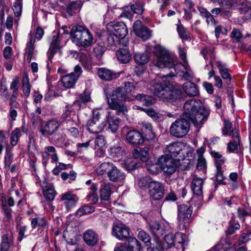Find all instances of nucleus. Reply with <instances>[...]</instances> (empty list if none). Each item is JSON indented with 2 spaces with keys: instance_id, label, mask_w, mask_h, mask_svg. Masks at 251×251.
<instances>
[{
  "instance_id": "29",
  "label": "nucleus",
  "mask_w": 251,
  "mask_h": 251,
  "mask_svg": "<svg viewBox=\"0 0 251 251\" xmlns=\"http://www.w3.org/2000/svg\"><path fill=\"white\" fill-rule=\"evenodd\" d=\"M82 6L81 0L72 1L66 6V12L70 16L78 12Z\"/></svg>"
},
{
  "instance_id": "33",
  "label": "nucleus",
  "mask_w": 251,
  "mask_h": 251,
  "mask_svg": "<svg viewBox=\"0 0 251 251\" xmlns=\"http://www.w3.org/2000/svg\"><path fill=\"white\" fill-rule=\"evenodd\" d=\"M217 64L221 77L224 79L227 80L229 82L231 80V77L226 65L225 64H223L221 61H217Z\"/></svg>"
},
{
  "instance_id": "13",
  "label": "nucleus",
  "mask_w": 251,
  "mask_h": 251,
  "mask_svg": "<svg viewBox=\"0 0 251 251\" xmlns=\"http://www.w3.org/2000/svg\"><path fill=\"white\" fill-rule=\"evenodd\" d=\"M173 159L167 156H162L158 158V162L162 167V170L169 175L173 174L176 170V165Z\"/></svg>"
},
{
  "instance_id": "41",
  "label": "nucleus",
  "mask_w": 251,
  "mask_h": 251,
  "mask_svg": "<svg viewBox=\"0 0 251 251\" xmlns=\"http://www.w3.org/2000/svg\"><path fill=\"white\" fill-rule=\"evenodd\" d=\"M35 43V39L33 37L30 38L29 41L27 43L25 49L26 52L27 53V61L30 62L32 57L34 54V45Z\"/></svg>"
},
{
  "instance_id": "58",
  "label": "nucleus",
  "mask_w": 251,
  "mask_h": 251,
  "mask_svg": "<svg viewBox=\"0 0 251 251\" xmlns=\"http://www.w3.org/2000/svg\"><path fill=\"white\" fill-rule=\"evenodd\" d=\"M186 235L181 232H177L174 235L175 245L181 244L183 246L185 243Z\"/></svg>"
},
{
  "instance_id": "56",
  "label": "nucleus",
  "mask_w": 251,
  "mask_h": 251,
  "mask_svg": "<svg viewBox=\"0 0 251 251\" xmlns=\"http://www.w3.org/2000/svg\"><path fill=\"white\" fill-rule=\"evenodd\" d=\"M147 170L148 172L152 175L157 174L162 170L161 165L159 164L158 159L156 163L152 164L147 167Z\"/></svg>"
},
{
  "instance_id": "32",
  "label": "nucleus",
  "mask_w": 251,
  "mask_h": 251,
  "mask_svg": "<svg viewBox=\"0 0 251 251\" xmlns=\"http://www.w3.org/2000/svg\"><path fill=\"white\" fill-rule=\"evenodd\" d=\"M145 0H134V3L130 5V9L135 14H142L145 11Z\"/></svg>"
},
{
  "instance_id": "43",
  "label": "nucleus",
  "mask_w": 251,
  "mask_h": 251,
  "mask_svg": "<svg viewBox=\"0 0 251 251\" xmlns=\"http://www.w3.org/2000/svg\"><path fill=\"white\" fill-rule=\"evenodd\" d=\"M234 131L238 130L232 128V124L228 120H224V127L222 129L223 134L232 137V133Z\"/></svg>"
},
{
  "instance_id": "26",
  "label": "nucleus",
  "mask_w": 251,
  "mask_h": 251,
  "mask_svg": "<svg viewBox=\"0 0 251 251\" xmlns=\"http://www.w3.org/2000/svg\"><path fill=\"white\" fill-rule=\"evenodd\" d=\"M83 239L86 244L95 246L99 241L98 234L93 230L88 229L83 233Z\"/></svg>"
},
{
  "instance_id": "11",
  "label": "nucleus",
  "mask_w": 251,
  "mask_h": 251,
  "mask_svg": "<svg viewBox=\"0 0 251 251\" xmlns=\"http://www.w3.org/2000/svg\"><path fill=\"white\" fill-rule=\"evenodd\" d=\"M61 125V123L56 119H52L46 122L44 126H41L39 130L43 135H51L56 132Z\"/></svg>"
},
{
  "instance_id": "40",
  "label": "nucleus",
  "mask_w": 251,
  "mask_h": 251,
  "mask_svg": "<svg viewBox=\"0 0 251 251\" xmlns=\"http://www.w3.org/2000/svg\"><path fill=\"white\" fill-rule=\"evenodd\" d=\"M176 29L179 37L182 39V40H185L187 41H189L190 40V36L189 35V32L181 24L180 21H178V24L177 25Z\"/></svg>"
},
{
  "instance_id": "18",
  "label": "nucleus",
  "mask_w": 251,
  "mask_h": 251,
  "mask_svg": "<svg viewBox=\"0 0 251 251\" xmlns=\"http://www.w3.org/2000/svg\"><path fill=\"white\" fill-rule=\"evenodd\" d=\"M61 199L64 201L66 209L69 210L76 206L78 198L70 191L62 194L61 195Z\"/></svg>"
},
{
  "instance_id": "53",
  "label": "nucleus",
  "mask_w": 251,
  "mask_h": 251,
  "mask_svg": "<svg viewBox=\"0 0 251 251\" xmlns=\"http://www.w3.org/2000/svg\"><path fill=\"white\" fill-rule=\"evenodd\" d=\"M95 208L88 205L79 208L76 212V215L79 217L91 213L94 211Z\"/></svg>"
},
{
  "instance_id": "4",
  "label": "nucleus",
  "mask_w": 251,
  "mask_h": 251,
  "mask_svg": "<svg viewBox=\"0 0 251 251\" xmlns=\"http://www.w3.org/2000/svg\"><path fill=\"white\" fill-rule=\"evenodd\" d=\"M167 154L165 156L171 158H176L177 161L183 160L188 157L189 164L193 160L194 150L189 146H184L180 142H175L167 146L166 149Z\"/></svg>"
},
{
  "instance_id": "15",
  "label": "nucleus",
  "mask_w": 251,
  "mask_h": 251,
  "mask_svg": "<svg viewBox=\"0 0 251 251\" xmlns=\"http://www.w3.org/2000/svg\"><path fill=\"white\" fill-rule=\"evenodd\" d=\"M128 43L126 40H122L114 33H109L107 38V48L109 50H115L117 48L121 47H126Z\"/></svg>"
},
{
  "instance_id": "27",
  "label": "nucleus",
  "mask_w": 251,
  "mask_h": 251,
  "mask_svg": "<svg viewBox=\"0 0 251 251\" xmlns=\"http://www.w3.org/2000/svg\"><path fill=\"white\" fill-rule=\"evenodd\" d=\"M232 140L227 144V149L229 152H234L240 149V140L239 131H234L232 133Z\"/></svg>"
},
{
  "instance_id": "16",
  "label": "nucleus",
  "mask_w": 251,
  "mask_h": 251,
  "mask_svg": "<svg viewBox=\"0 0 251 251\" xmlns=\"http://www.w3.org/2000/svg\"><path fill=\"white\" fill-rule=\"evenodd\" d=\"M63 37V35L60 36V32L59 31H54L52 32L51 36L49 40L50 42V46L49 49L50 55L49 59L51 60L54 54L56 52L59 48V43L61 38Z\"/></svg>"
},
{
  "instance_id": "8",
  "label": "nucleus",
  "mask_w": 251,
  "mask_h": 251,
  "mask_svg": "<svg viewBox=\"0 0 251 251\" xmlns=\"http://www.w3.org/2000/svg\"><path fill=\"white\" fill-rule=\"evenodd\" d=\"M191 121L184 116V113L180 119L172 123L170 128L171 135L177 138H181L187 134L190 129Z\"/></svg>"
},
{
  "instance_id": "21",
  "label": "nucleus",
  "mask_w": 251,
  "mask_h": 251,
  "mask_svg": "<svg viewBox=\"0 0 251 251\" xmlns=\"http://www.w3.org/2000/svg\"><path fill=\"white\" fill-rule=\"evenodd\" d=\"M126 138L129 144L133 145H139L144 142L143 135L136 130L129 131L126 134Z\"/></svg>"
},
{
  "instance_id": "6",
  "label": "nucleus",
  "mask_w": 251,
  "mask_h": 251,
  "mask_svg": "<svg viewBox=\"0 0 251 251\" xmlns=\"http://www.w3.org/2000/svg\"><path fill=\"white\" fill-rule=\"evenodd\" d=\"M70 34L73 42L78 46L87 48L93 44L92 34L88 29L81 25L73 26Z\"/></svg>"
},
{
  "instance_id": "12",
  "label": "nucleus",
  "mask_w": 251,
  "mask_h": 251,
  "mask_svg": "<svg viewBox=\"0 0 251 251\" xmlns=\"http://www.w3.org/2000/svg\"><path fill=\"white\" fill-rule=\"evenodd\" d=\"M149 189L151 197L155 200L161 199L164 194V186L160 182L152 181L149 184Z\"/></svg>"
},
{
  "instance_id": "60",
  "label": "nucleus",
  "mask_w": 251,
  "mask_h": 251,
  "mask_svg": "<svg viewBox=\"0 0 251 251\" xmlns=\"http://www.w3.org/2000/svg\"><path fill=\"white\" fill-rule=\"evenodd\" d=\"M139 239L142 241L146 246H149L151 244V238L148 234L144 231L139 232L138 234Z\"/></svg>"
},
{
  "instance_id": "47",
  "label": "nucleus",
  "mask_w": 251,
  "mask_h": 251,
  "mask_svg": "<svg viewBox=\"0 0 251 251\" xmlns=\"http://www.w3.org/2000/svg\"><path fill=\"white\" fill-rule=\"evenodd\" d=\"M136 100L141 101L143 104L146 106H150L152 104L153 100L151 97L142 94H139L135 97Z\"/></svg>"
},
{
  "instance_id": "49",
  "label": "nucleus",
  "mask_w": 251,
  "mask_h": 251,
  "mask_svg": "<svg viewBox=\"0 0 251 251\" xmlns=\"http://www.w3.org/2000/svg\"><path fill=\"white\" fill-rule=\"evenodd\" d=\"M20 130L18 128H15L11 133L10 137V142L12 146H15L21 137Z\"/></svg>"
},
{
  "instance_id": "63",
  "label": "nucleus",
  "mask_w": 251,
  "mask_h": 251,
  "mask_svg": "<svg viewBox=\"0 0 251 251\" xmlns=\"http://www.w3.org/2000/svg\"><path fill=\"white\" fill-rule=\"evenodd\" d=\"M197 169L202 172H205L206 168V162L204 157H201L198 158V163L197 165Z\"/></svg>"
},
{
  "instance_id": "54",
  "label": "nucleus",
  "mask_w": 251,
  "mask_h": 251,
  "mask_svg": "<svg viewBox=\"0 0 251 251\" xmlns=\"http://www.w3.org/2000/svg\"><path fill=\"white\" fill-rule=\"evenodd\" d=\"M163 245L164 247L170 248L175 245L174 235L171 233L165 236Z\"/></svg>"
},
{
  "instance_id": "19",
  "label": "nucleus",
  "mask_w": 251,
  "mask_h": 251,
  "mask_svg": "<svg viewBox=\"0 0 251 251\" xmlns=\"http://www.w3.org/2000/svg\"><path fill=\"white\" fill-rule=\"evenodd\" d=\"M91 143V147L99 151L97 155L100 157L102 156L104 151L102 148L106 144L105 137L102 135L98 136L96 138L90 140Z\"/></svg>"
},
{
  "instance_id": "55",
  "label": "nucleus",
  "mask_w": 251,
  "mask_h": 251,
  "mask_svg": "<svg viewBox=\"0 0 251 251\" xmlns=\"http://www.w3.org/2000/svg\"><path fill=\"white\" fill-rule=\"evenodd\" d=\"M27 148L28 151L31 153H34L35 151H37L35 139L31 134H29L28 136Z\"/></svg>"
},
{
  "instance_id": "2",
  "label": "nucleus",
  "mask_w": 251,
  "mask_h": 251,
  "mask_svg": "<svg viewBox=\"0 0 251 251\" xmlns=\"http://www.w3.org/2000/svg\"><path fill=\"white\" fill-rule=\"evenodd\" d=\"M154 53L157 57L156 66L160 68H174L176 73L186 80L192 78L193 74L190 67L181 63L174 65L170 53L164 47L156 45L154 47Z\"/></svg>"
},
{
  "instance_id": "31",
  "label": "nucleus",
  "mask_w": 251,
  "mask_h": 251,
  "mask_svg": "<svg viewBox=\"0 0 251 251\" xmlns=\"http://www.w3.org/2000/svg\"><path fill=\"white\" fill-rule=\"evenodd\" d=\"M42 189L46 199L50 201H53L56 194L54 187L51 185L43 186Z\"/></svg>"
},
{
  "instance_id": "9",
  "label": "nucleus",
  "mask_w": 251,
  "mask_h": 251,
  "mask_svg": "<svg viewBox=\"0 0 251 251\" xmlns=\"http://www.w3.org/2000/svg\"><path fill=\"white\" fill-rule=\"evenodd\" d=\"M193 207L189 204H182L178 207L177 219L180 224L186 227L192 221Z\"/></svg>"
},
{
  "instance_id": "42",
  "label": "nucleus",
  "mask_w": 251,
  "mask_h": 251,
  "mask_svg": "<svg viewBox=\"0 0 251 251\" xmlns=\"http://www.w3.org/2000/svg\"><path fill=\"white\" fill-rule=\"evenodd\" d=\"M231 244L228 239H222L219 243L214 246V251H226L230 249Z\"/></svg>"
},
{
  "instance_id": "10",
  "label": "nucleus",
  "mask_w": 251,
  "mask_h": 251,
  "mask_svg": "<svg viewBox=\"0 0 251 251\" xmlns=\"http://www.w3.org/2000/svg\"><path fill=\"white\" fill-rule=\"evenodd\" d=\"M82 73V70L81 67L78 65H76L73 72L62 77L61 82L63 86L66 88H73Z\"/></svg>"
},
{
  "instance_id": "61",
  "label": "nucleus",
  "mask_w": 251,
  "mask_h": 251,
  "mask_svg": "<svg viewBox=\"0 0 251 251\" xmlns=\"http://www.w3.org/2000/svg\"><path fill=\"white\" fill-rule=\"evenodd\" d=\"M81 64L85 70L90 71L92 69V61L91 58L88 56L85 58H82L80 59Z\"/></svg>"
},
{
  "instance_id": "39",
  "label": "nucleus",
  "mask_w": 251,
  "mask_h": 251,
  "mask_svg": "<svg viewBox=\"0 0 251 251\" xmlns=\"http://www.w3.org/2000/svg\"><path fill=\"white\" fill-rule=\"evenodd\" d=\"M107 123H108V127L112 132H116L119 126L120 119L114 116H108L107 117Z\"/></svg>"
},
{
  "instance_id": "62",
  "label": "nucleus",
  "mask_w": 251,
  "mask_h": 251,
  "mask_svg": "<svg viewBox=\"0 0 251 251\" xmlns=\"http://www.w3.org/2000/svg\"><path fill=\"white\" fill-rule=\"evenodd\" d=\"M240 227V225L238 223L235 224L230 223L226 231V234L227 235H231L235 232V230L239 229Z\"/></svg>"
},
{
  "instance_id": "46",
  "label": "nucleus",
  "mask_w": 251,
  "mask_h": 251,
  "mask_svg": "<svg viewBox=\"0 0 251 251\" xmlns=\"http://www.w3.org/2000/svg\"><path fill=\"white\" fill-rule=\"evenodd\" d=\"M128 251H140L141 245L139 241L135 238H130L128 241L127 247Z\"/></svg>"
},
{
  "instance_id": "3",
  "label": "nucleus",
  "mask_w": 251,
  "mask_h": 251,
  "mask_svg": "<svg viewBox=\"0 0 251 251\" xmlns=\"http://www.w3.org/2000/svg\"><path fill=\"white\" fill-rule=\"evenodd\" d=\"M200 104V100L191 99L186 101L183 106L184 116L197 126H201L210 113L209 109L201 106Z\"/></svg>"
},
{
  "instance_id": "28",
  "label": "nucleus",
  "mask_w": 251,
  "mask_h": 251,
  "mask_svg": "<svg viewBox=\"0 0 251 251\" xmlns=\"http://www.w3.org/2000/svg\"><path fill=\"white\" fill-rule=\"evenodd\" d=\"M183 90L188 96L194 97L198 95L199 91L198 86L192 81H188L183 85Z\"/></svg>"
},
{
  "instance_id": "22",
  "label": "nucleus",
  "mask_w": 251,
  "mask_h": 251,
  "mask_svg": "<svg viewBox=\"0 0 251 251\" xmlns=\"http://www.w3.org/2000/svg\"><path fill=\"white\" fill-rule=\"evenodd\" d=\"M150 230L156 239L162 237L166 231L164 224L157 221L151 222L150 224Z\"/></svg>"
},
{
  "instance_id": "64",
  "label": "nucleus",
  "mask_w": 251,
  "mask_h": 251,
  "mask_svg": "<svg viewBox=\"0 0 251 251\" xmlns=\"http://www.w3.org/2000/svg\"><path fill=\"white\" fill-rule=\"evenodd\" d=\"M141 156L140 159L142 161L146 162L148 160L150 149L147 147H144L142 149H140Z\"/></svg>"
},
{
  "instance_id": "30",
  "label": "nucleus",
  "mask_w": 251,
  "mask_h": 251,
  "mask_svg": "<svg viewBox=\"0 0 251 251\" xmlns=\"http://www.w3.org/2000/svg\"><path fill=\"white\" fill-rule=\"evenodd\" d=\"M126 47L124 48H120L117 52V56L118 60L122 63H127L131 59V55Z\"/></svg>"
},
{
  "instance_id": "37",
  "label": "nucleus",
  "mask_w": 251,
  "mask_h": 251,
  "mask_svg": "<svg viewBox=\"0 0 251 251\" xmlns=\"http://www.w3.org/2000/svg\"><path fill=\"white\" fill-rule=\"evenodd\" d=\"M111 184L109 183L105 184L100 189V197L102 200L107 201L110 199L111 194Z\"/></svg>"
},
{
  "instance_id": "24",
  "label": "nucleus",
  "mask_w": 251,
  "mask_h": 251,
  "mask_svg": "<svg viewBox=\"0 0 251 251\" xmlns=\"http://www.w3.org/2000/svg\"><path fill=\"white\" fill-rule=\"evenodd\" d=\"M204 180L197 176H194L191 184V188L194 195L202 199V187Z\"/></svg>"
},
{
  "instance_id": "38",
  "label": "nucleus",
  "mask_w": 251,
  "mask_h": 251,
  "mask_svg": "<svg viewBox=\"0 0 251 251\" xmlns=\"http://www.w3.org/2000/svg\"><path fill=\"white\" fill-rule=\"evenodd\" d=\"M47 221L44 217H36L32 219L31 226L32 229L38 227L40 228H44L47 226Z\"/></svg>"
},
{
  "instance_id": "17",
  "label": "nucleus",
  "mask_w": 251,
  "mask_h": 251,
  "mask_svg": "<svg viewBox=\"0 0 251 251\" xmlns=\"http://www.w3.org/2000/svg\"><path fill=\"white\" fill-rule=\"evenodd\" d=\"M129 232L130 229L126 225H115L112 227V234L118 239L124 241L129 237Z\"/></svg>"
},
{
  "instance_id": "57",
  "label": "nucleus",
  "mask_w": 251,
  "mask_h": 251,
  "mask_svg": "<svg viewBox=\"0 0 251 251\" xmlns=\"http://www.w3.org/2000/svg\"><path fill=\"white\" fill-rule=\"evenodd\" d=\"M22 0H16L13 6V10L15 15L19 17L21 15L22 10Z\"/></svg>"
},
{
  "instance_id": "36",
  "label": "nucleus",
  "mask_w": 251,
  "mask_h": 251,
  "mask_svg": "<svg viewBox=\"0 0 251 251\" xmlns=\"http://www.w3.org/2000/svg\"><path fill=\"white\" fill-rule=\"evenodd\" d=\"M91 192L87 197V201L92 204L96 203L98 201V197L97 194L98 185L96 183H92L90 188Z\"/></svg>"
},
{
  "instance_id": "7",
  "label": "nucleus",
  "mask_w": 251,
  "mask_h": 251,
  "mask_svg": "<svg viewBox=\"0 0 251 251\" xmlns=\"http://www.w3.org/2000/svg\"><path fill=\"white\" fill-rule=\"evenodd\" d=\"M97 173L99 175L106 174L109 180L113 182H122L125 178L124 173L110 162L101 163L97 169Z\"/></svg>"
},
{
  "instance_id": "25",
  "label": "nucleus",
  "mask_w": 251,
  "mask_h": 251,
  "mask_svg": "<svg viewBox=\"0 0 251 251\" xmlns=\"http://www.w3.org/2000/svg\"><path fill=\"white\" fill-rule=\"evenodd\" d=\"M98 75L103 80L110 81L119 77L120 73H116L108 69L101 68L98 71Z\"/></svg>"
},
{
  "instance_id": "44",
  "label": "nucleus",
  "mask_w": 251,
  "mask_h": 251,
  "mask_svg": "<svg viewBox=\"0 0 251 251\" xmlns=\"http://www.w3.org/2000/svg\"><path fill=\"white\" fill-rule=\"evenodd\" d=\"M230 37L233 43H241L244 38L241 30L238 28H233L230 33Z\"/></svg>"
},
{
  "instance_id": "59",
  "label": "nucleus",
  "mask_w": 251,
  "mask_h": 251,
  "mask_svg": "<svg viewBox=\"0 0 251 251\" xmlns=\"http://www.w3.org/2000/svg\"><path fill=\"white\" fill-rule=\"evenodd\" d=\"M10 247L8 236L4 234L2 236L0 251H8Z\"/></svg>"
},
{
  "instance_id": "23",
  "label": "nucleus",
  "mask_w": 251,
  "mask_h": 251,
  "mask_svg": "<svg viewBox=\"0 0 251 251\" xmlns=\"http://www.w3.org/2000/svg\"><path fill=\"white\" fill-rule=\"evenodd\" d=\"M105 126V122L100 123L89 119L87 122L86 128L89 132L93 134H98L103 130Z\"/></svg>"
},
{
  "instance_id": "35",
  "label": "nucleus",
  "mask_w": 251,
  "mask_h": 251,
  "mask_svg": "<svg viewBox=\"0 0 251 251\" xmlns=\"http://www.w3.org/2000/svg\"><path fill=\"white\" fill-rule=\"evenodd\" d=\"M91 100V97L89 93H83L79 94L76 98L75 100L73 103V105L77 106L79 108L82 106V104H85V103Z\"/></svg>"
},
{
  "instance_id": "45",
  "label": "nucleus",
  "mask_w": 251,
  "mask_h": 251,
  "mask_svg": "<svg viewBox=\"0 0 251 251\" xmlns=\"http://www.w3.org/2000/svg\"><path fill=\"white\" fill-rule=\"evenodd\" d=\"M125 146H114L110 149V153L113 158H120L125 152Z\"/></svg>"
},
{
  "instance_id": "52",
  "label": "nucleus",
  "mask_w": 251,
  "mask_h": 251,
  "mask_svg": "<svg viewBox=\"0 0 251 251\" xmlns=\"http://www.w3.org/2000/svg\"><path fill=\"white\" fill-rule=\"evenodd\" d=\"M45 151L49 153V156L51 158L52 163L57 162L58 161V156L55 148L53 146H46L45 148Z\"/></svg>"
},
{
  "instance_id": "20",
  "label": "nucleus",
  "mask_w": 251,
  "mask_h": 251,
  "mask_svg": "<svg viewBox=\"0 0 251 251\" xmlns=\"http://www.w3.org/2000/svg\"><path fill=\"white\" fill-rule=\"evenodd\" d=\"M109 26L112 27L114 30L113 32L122 40H125V37L127 34L128 29L123 22L111 23Z\"/></svg>"
},
{
  "instance_id": "1",
  "label": "nucleus",
  "mask_w": 251,
  "mask_h": 251,
  "mask_svg": "<svg viewBox=\"0 0 251 251\" xmlns=\"http://www.w3.org/2000/svg\"><path fill=\"white\" fill-rule=\"evenodd\" d=\"M136 87L131 82H125L124 86L117 88L111 94L107 95L109 107L116 110L117 115H125L127 112V107L123 103L126 100H130L129 96L133 95Z\"/></svg>"
},
{
  "instance_id": "51",
  "label": "nucleus",
  "mask_w": 251,
  "mask_h": 251,
  "mask_svg": "<svg viewBox=\"0 0 251 251\" xmlns=\"http://www.w3.org/2000/svg\"><path fill=\"white\" fill-rule=\"evenodd\" d=\"M135 62L141 65L146 64L149 59V57L147 53H136L134 55Z\"/></svg>"
},
{
  "instance_id": "48",
  "label": "nucleus",
  "mask_w": 251,
  "mask_h": 251,
  "mask_svg": "<svg viewBox=\"0 0 251 251\" xmlns=\"http://www.w3.org/2000/svg\"><path fill=\"white\" fill-rule=\"evenodd\" d=\"M142 131L144 133L145 138L148 140L152 139L154 137L150 124H144L142 127Z\"/></svg>"
},
{
  "instance_id": "14",
  "label": "nucleus",
  "mask_w": 251,
  "mask_h": 251,
  "mask_svg": "<svg viewBox=\"0 0 251 251\" xmlns=\"http://www.w3.org/2000/svg\"><path fill=\"white\" fill-rule=\"evenodd\" d=\"M133 28L136 35L141 38L143 41H146L151 37V30L143 25L142 22L139 20L134 22Z\"/></svg>"
},
{
  "instance_id": "34",
  "label": "nucleus",
  "mask_w": 251,
  "mask_h": 251,
  "mask_svg": "<svg viewBox=\"0 0 251 251\" xmlns=\"http://www.w3.org/2000/svg\"><path fill=\"white\" fill-rule=\"evenodd\" d=\"M22 83L23 94L27 98L30 95L31 86L29 83L28 75L26 73L23 75Z\"/></svg>"
},
{
  "instance_id": "5",
  "label": "nucleus",
  "mask_w": 251,
  "mask_h": 251,
  "mask_svg": "<svg viewBox=\"0 0 251 251\" xmlns=\"http://www.w3.org/2000/svg\"><path fill=\"white\" fill-rule=\"evenodd\" d=\"M153 87L154 93L164 101L173 103L182 98L181 90L173 88L167 83H155Z\"/></svg>"
},
{
  "instance_id": "50",
  "label": "nucleus",
  "mask_w": 251,
  "mask_h": 251,
  "mask_svg": "<svg viewBox=\"0 0 251 251\" xmlns=\"http://www.w3.org/2000/svg\"><path fill=\"white\" fill-rule=\"evenodd\" d=\"M211 154L214 158L216 169H222V166L225 161L222 155L219 152L214 151H211Z\"/></svg>"
}]
</instances>
